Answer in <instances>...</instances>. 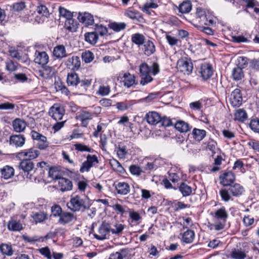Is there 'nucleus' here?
I'll use <instances>...</instances> for the list:
<instances>
[{"label": "nucleus", "mask_w": 259, "mask_h": 259, "mask_svg": "<svg viewBox=\"0 0 259 259\" xmlns=\"http://www.w3.org/2000/svg\"><path fill=\"white\" fill-rule=\"evenodd\" d=\"M91 205L89 198L86 196L72 195L70 201L67 203L68 209L73 212L84 211Z\"/></svg>", "instance_id": "obj_1"}, {"label": "nucleus", "mask_w": 259, "mask_h": 259, "mask_svg": "<svg viewBox=\"0 0 259 259\" xmlns=\"http://www.w3.org/2000/svg\"><path fill=\"white\" fill-rule=\"evenodd\" d=\"M245 190L244 187L238 183H233L229 186L228 188L222 189L220 195L222 200L226 202L233 200V197H238L242 195Z\"/></svg>", "instance_id": "obj_2"}, {"label": "nucleus", "mask_w": 259, "mask_h": 259, "mask_svg": "<svg viewBox=\"0 0 259 259\" xmlns=\"http://www.w3.org/2000/svg\"><path fill=\"white\" fill-rule=\"evenodd\" d=\"M212 216L214 223L210 225V229L215 231L223 229L228 218V213L226 208L222 207L217 209Z\"/></svg>", "instance_id": "obj_3"}, {"label": "nucleus", "mask_w": 259, "mask_h": 259, "mask_svg": "<svg viewBox=\"0 0 259 259\" xmlns=\"http://www.w3.org/2000/svg\"><path fill=\"white\" fill-rule=\"evenodd\" d=\"M25 219L24 214L15 215L11 217L8 222L7 227L9 230L17 232L22 230L24 225V220Z\"/></svg>", "instance_id": "obj_4"}, {"label": "nucleus", "mask_w": 259, "mask_h": 259, "mask_svg": "<svg viewBox=\"0 0 259 259\" xmlns=\"http://www.w3.org/2000/svg\"><path fill=\"white\" fill-rule=\"evenodd\" d=\"M111 232V225L105 221L102 222L99 227L97 233L93 234L94 237L98 240H103L108 238Z\"/></svg>", "instance_id": "obj_5"}, {"label": "nucleus", "mask_w": 259, "mask_h": 259, "mask_svg": "<svg viewBox=\"0 0 259 259\" xmlns=\"http://www.w3.org/2000/svg\"><path fill=\"white\" fill-rule=\"evenodd\" d=\"M177 69L185 74H190L193 70V66L190 60L186 58L179 59L177 63Z\"/></svg>", "instance_id": "obj_6"}, {"label": "nucleus", "mask_w": 259, "mask_h": 259, "mask_svg": "<svg viewBox=\"0 0 259 259\" xmlns=\"http://www.w3.org/2000/svg\"><path fill=\"white\" fill-rule=\"evenodd\" d=\"M34 168V163L29 159H24L21 161L19 165V168L22 169L25 174H26L27 178L32 180L34 178L32 175L30 174Z\"/></svg>", "instance_id": "obj_7"}, {"label": "nucleus", "mask_w": 259, "mask_h": 259, "mask_svg": "<svg viewBox=\"0 0 259 259\" xmlns=\"http://www.w3.org/2000/svg\"><path fill=\"white\" fill-rule=\"evenodd\" d=\"M36 11L39 16L35 17V21L38 23H43L46 18L50 16L48 8L44 5H39L36 7Z\"/></svg>", "instance_id": "obj_8"}, {"label": "nucleus", "mask_w": 259, "mask_h": 259, "mask_svg": "<svg viewBox=\"0 0 259 259\" xmlns=\"http://www.w3.org/2000/svg\"><path fill=\"white\" fill-rule=\"evenodd\" d=\"M220 183L224 187L233 184L235 181V175L231 171H224L220 176Z\"/></svg>", "instance_id": "obj_9"}, {"label": "nucleus", "mask_w": 259, "mask_h": 259, "mask_svg": "<svg viewBox=\"0 0 259 259\" xmlns=\"http://www.w3.org/2000/svg\"><path fill=\"white\" fill-rule=\"evenodd\" d=\"M31 136L33 140L39 142L37 144V147L39 149L44 150L49 147V143L46 137L34 131L31 132Z\"/></svg>", "instance_id": "obj_10"}, {"label": "nucleus", "mask_w": 259, "mask_h": 259, "mask_svg": "<svg viewBox=\"0 0 259 259\" xmlns=\"http://www.w3.org/2000/svg\"><path fill=\"white\" fill-rule=\"evenodd\" d=\"M64 112L63 106L55 104L51 107L49 113L55 120H60L62 119Z\"/></svg>", "instance_id": "obj_11"}, {"label": "nucleus", "mask_w": 259, "mask_h": 259, "mask_svg": "<svg viewBox=\"0 0 259 259\" xmlns=\"http://www.w3.org/2000/svg\"><path fill=\"white\" fill-rule=\"evenodd\" d=\"M230 102L234 107H239L241 105L242 97L240 89H236L232 92L230 97Z\"/></svg>", "instance_id": "obj_12"}, {"label": "nucleus", "mask_w": 259, "mask_h": 259, "mask_svg": "<svg viewBox=\"0 0 259 259\" xmlns=\"http://www.w3.org/2000/svg\"><path fill=\"white\" fill-rule=\"evenodd\" d=\"M39 155V152L33 148L25 149L18 153L20 157H23L24 159H29L31 161L37 158Z\"/></svg>", "instance_id": "obj_13"}, {"label": "nucleus", "mask_w": 259, "mask_h": 259, "mask_svg": "<svg viewBox=\"0 0 259 259\" xmlns=\"http://www.w3.org/2000/svg\"><path fill=\"white\" fill-rule=\"evenodd\" d=\"M49 60V57L46 52L37 51L35 52L34 59L35 63L44 66L48 63Z\"/></svg>", "instance_id": "obj_14"}, {"label": "nucleus", "mask_w": 259, "mask_h": 259, "mask_svg": "<svg viewBox=\"0 0 259 259\" xmlns=\"http://www.w3.org/2000/svg\"><path fill=\"white\" fill-rule=\"evenodd\" d=\"M200 73L202 78L204 80L209 79L213 74L211 65L208 63H204L201 65Z\"/></svg>", "instance_id": "obj_15"}, {"label": "nucleus", "mask_w": 259, "mask_h": 259, "mask_svg": "<svg viewBox=\"0 0 259 259\" xmlns=\"http://www.w3.org/2000/svg\"><path fill=\"white\" fill-rule=\"evenodd\" d=\"M115 190L117 194L125 195L128 194L131 190L129 184L124 182H119L114 184Z\"/></svg>", "instance_id": "obj_16"}, {"label": "nucleus", "mask_w": 259, "mask_h": 259, "mask_svg": "<svg viewBox=\"0 0 259 259\" xmlns=\"http://www.w3.org/2000/svg\"><path fill=\"white\" fill-rule=\"evenodd\" d=\"M58 187L62 192L71 191L73 188V184L69 179L61 178L58 180Z\"/></svg>", "instance_id": "obj_17"}, {"label": "nucleus", "mask_w": 259, "mask_h": 259, "mask_svg": "<svg viewBox=\"0 0 259 259\" xmlns=\"http://www.w3.org/2000/svg\"><path fill=\"white\" fill-rule=\"evenodd\" d=\"M80 60L78 56H72L68 58L66 62L67 67L72 70H78L80 67Z\"/></svg>", "instance_id": "obj_18"}, {"label": "nucleus", "mask_w": 259, "mask_h": 259, "mask_svg": "<svg viewBox=\"0 0 259 259\" xmlns=\"http://www.w3.org/2000/svg\"><path fill=\"white\" fill-rule=\"evenodd\" d=\"M25 142V138L22 135H12L10 138V144L16 147H22Z\"/></svg>", "instance_id": "obj_19"}, {"label": "nucleus", "mask_w": 259, "mask_h": 259, "mask_svg": "<svg viewBox=\"0 0 259 259\" xmlns=\"http://www.w3.org/2000/svg\"><path fill=\"white\" fill-rule=\"evenodd\" d=\"M55 74V69L49 66H42L38 71V75L45 79L52 78Z\"/></svg>", "instance_id": "obj_20"}, {"label": "nucleus", "mask_w": 259, "mask_h": 259, "mask_svg": "<svg viewBox=\"0 0 259 259\" xmlns=\"http://www.w3.org/2000/svg\"><path fill=\"white\" fill-rule=\"evenodd\" d=\"M145 118L148 123L155 125L160 122L161 116L158 112L151 111L146 114Z\"/></svg>", "instance_id": "obj_21"}, {"label": "nucleus", "mask_w": 259, "mask_h": 259, "mask_svg": "<svg viewBox=\"0 0 259 259\" xmlns=\"http://www.w3.org/2000/svg\"><path fill=\"white\" fill-rule=\"evenodd\" d=\"M1 178L5 180H8L12 178L15 173L14 168L9 165H5L0 169Z\"/></svg>", "instance_id": "obj_22"}, {"label": "nucleus", "mask_w": 259, "mask_h": 259, "mask_svg": "<svg viewBox=\"0 0 259 259\" xmlns=\"http://www.w3.org/2000/svg\"><path fill=\"white\" fill-rule=\"evenodd\" d=\"M143 45L142 50L145 55L149 56L155 52L154 43L150 40H146Z\"/></svg>", "instance_id": "obj_23"}, {"label": "nucleus", "mask_w": 259, "mask_h": 259, "mask_svg": "<svg viewBox=\"0 0 259 259\" xmlns=\"http://www.w3.org/2000/svg\"><path fill=\"white\" fill-rule=\"evenodd\" d=\"M76 217L73 214L68 212H63L59 217L58 222L65 225L70 223L73 220H76Z\"/></svg>", "instance_id": "obj_24"}, {"label": "nucleus", "mask_w": 259, "mask_h": 259, "mask_svg": "<svg viewBox=\"0 0 259 259\" xmlns=\"http://www.w3.org/2000/svg\"><path fill=\"white\" fill-rule=\"evenodd\" d=\"M93 118L92 114L87 111H82L77 116V119L81 121L82 126L87 127L88 125V121Z\"/></svg>", "instance_id": "obj_25"}, {"label": "nucleus", "mask_w": 259, "mask_h": 259, "mask_svg": "<svg viewBox=\"0 0 259 259\" xmlns=\"http://www.w3.org/2000/svg\"><path fill=\"white\" fill-rule=\"evenodd\" d=\"M14 130L16 132L20 133L24 131L26 126L25 121L20 118L15 119L12 123Z\"/></svg>", "instance_id": "obj_26"}, {"label": "nucleus", "mask_w": 259, "mask_h": 259, "mask_svg": "<svg viewBox=\"0 0 259 259\" xmlns=\"http://www.w3.org/2000/svg\"><path fill=\"white\" fill-rule=\"evenodd\" d=\"M124 86L130 88L135 83V77L130 73H125L122 77Z\"/></svg>", "instance_id": "obj_27"}, {"label": "nucleus", "mask_w": 259, "mask_h": 259, "mask_svg": "<svg viewBox=\"0 0 259 259\" xmlns=\"http://www.w3.org/2000/svg\"><path fill=\"white\" fill-rule=\"evenodd\" d=\"M127 25L124 22H110L108 27L116 32H118L125 29Z\"/></svg>", "instance_id": "obj_28"}, {"label": "nucleus", "mask_w": 259, "mask_h": 259, "mask_svg": "<svg viewBox=\"0 0 259 259\" xmlns=\"http://www.w3.org/2000/svg\"><path fill=\"white\" fill-rule=\"evenodd\" d=\"M64 28L69 32H75L78 28V23L72 18L66 19Z\"/></svg>", "instance_id": "obj_29"}, {"label": "nucleus", "mask_w": 259, "mask_h": 259, "mask_svg": "<svg viewBox=\"0 0 259 259\" xmlns=\"http://www.w3.org/2000/svg\"><path fill=\"white\" fill-rule=\"evenodd\" d=\"M230 257L233 259H245L246 254L245 251L241 249L234 248L232 249Z\"/></svg>", "instance_id": "obj_30"}, {"label": "nucleus", "mask_w": 259, "mask_h": 259, "mask_svg": "<svg viewBox=\"0 0 259 259\" xmlns=\"http://www.w3.org/2000/svg\"><path fill=\"white\" fill-rule=\"evenodd\" d=\"M175 127L177 130L181 133H186L191 128L190 125L183 120L178 121L175 123Z\"/></svg>", "instance_id": "obj_31"}, {"label": "nucleus", "mask_w": 259, "mask_h": 259, "mask_svg": "<svg viewBox=\"0 0 259 259\" xmlns=\"http://www.w3.org/2000/svg\"><path fill=\"white\" fill-rule=\"evenodd\" d=\"M179 190L183 196L186 197L193 194L192 188L185 183H182L179 187Z\"/></svg>", "instance_id": "obj_32"}, {"label": "nucleus", "mask_w": 259, "mask_h": 259, "mask_svg": "<svg viewBox=\"0 0 259 259\" xmlns=\"http://www.w3.org/2000/svg\"><path fill=\"white\" fill-rule=\"evenodd\" d=\"M78 18L80 22L84 23L85 25H91L94 22L93 16L87 13H85L83 15H79Z\"/></svg>", "instance_id": "obj_33"}, {"label": "nucleus", "mask_w": 259, "mask_h": 259, "mask_svg": "<svg viewBox=\"0 0 259 259\" xmlns=\"http://www.w3.org/2000/svg\"><path fill=\"white\" fill-rule=\"evenodd\" d=\"M54 56L57 58H62L66 56V49L63 45L55 47L53 51Z\"/></svg>", "instance_id": "obj_34"}, {"label": "nucleus", "mask_w": 259, "mask_h": 259, "mask_svg": "<svg viewBox=\"0 0 259 259\" xmlns=\"http://www.w3.org/2000/svg\"><path fill=\"white\" fill-rule=\"evenodd\" d=\"M85 40L92 45H95L98 40V36L95 32H87L84 34Z\"/></svg>", "instance_id": "obj_35"}, {"label": "nucleus", "mask_w": 259, "mask_h": 259, "mask_svg": "<svg viewBox=\"0 0 259 259\" xmlns=\"http://www.w3.org/2000/svg\"><path fill=\"white\" fill-rule=\"evenodd\" d=\"M206 132L204 130L194 128L192 131L193 138L197 141H201L206 136Z\"/></svg>", "instance_id": "obj_36"}, {"label": "nucleus", "mask_w": 259, "mask_h": 259, "mask_svg": "<svg viewBox=\"0 0 259 259\" xmlns=\"http://www.w3.org/2000/svg\"><path fill=\"white\" fill-rule=\"evenodd\" d=\"M132 41L140 47L142 45L146 40L145 36L140 33H135L132 36Z\"/></svg>", "instance_id": "obj_37"}, {"label": "nucleus", "mask_w": 259, "mask_h": 259, "mask_svg": "<svg viewBox=\"0 0 259 259\" xmlns=\"http://www.w3.org/2000/svg\"><path fill=\"white\" fill-rule=\"evenodd\" d=\"M232 76L234 80H240L244 77V73L242 68L237 66L232 70Z\"/></svg>", "instance_id": "obj_38"}, {"label": "nucleus", "mask_w": 259, "mask_h": 259, "mask_svg": "<svg viewBox=\"0 0 259 259\" xmlns=\"http://www.w3.org/2000/svg\"><path fill=\"white\" fill-rule=\"evenodd\" d=\"M194 232L190 230H188L185 232L183 235L182 239L184 242L186 243H191L194 239Z\"/></svg>", "instance_id": "obj_39"}, {"label": "nucleus", "mask_w": 259, "mask_h": 259, "mask_svg": "<svg viewBox=\"0 0 259 259\" xmlns=\"http://www.w3.org/2000/svg\"><path fill=\"white\" fill-rule=\"evenodd\" d=\"M67 82L68 85L75 86L78 84L79 78L76 73L68 74L67 78Z\"/></svg>", "instance_id": "obj_40"}, {"label": "nucleus", "mask_w": 259, "mask_h": 259, "mask_svg": "<svg viewBox=\"0 0 259 259\" xmlns=\"http://www.w3.org/2000/svg\"><path fill=\"white\" fill-rule=\"evenodd\" d=\"M192 9L191 3L189 1L184 2L179 6V11L182 13H188Z\"/></svg>", "instance_id": "obj_41"}, {"label": "nucleus", "mask_w": 259, "mask_h": 259, "mask_svg": "<svg viewBox=\"0 0 259 259\" xmlns=\"http://www.w3.org/2000/svg\"><path fill=\"white\" fill-rule=\"evenodd\" d=\"M247 118L245 111L243 109L237 110L235 113V119L240 121H244Z\"/></svg>", "instance_id": "obj_42"}, {"label": "nucleus", "mask_w": 259, "mask_h": 259, "mask_svg": "<svg viewBox=\"0 0 259 259\" xmlns=\"http://www.w3.org/2000/svg\"><path fill=\"white\" fill-rule=\"evenodd\" d=\"M0 250L3 254L11 256L13 253L12 246L7 244H3L0 245Z\"/></svg>", "instance_id": "obj_43"}, {"label": "nucleus", "mask_w": 259, "mask_h": 259, "mask_svg": "<svg viewBox=\"0 0 259 259\" xmlns=\"http://www.w3.org/2000/svg\"><path fill=\"white\" fill-rule=\"evenodd\" d=\"M158 6V5L154 3H146L143 5L141 10L148 15H151L152 11L150 9H156Z\"/></svg>", "instance_id": "obj_44"}, {"label": "nucleus", "mask_w": 259, "mask_h": 259, "mask_svg": "<svg viewBox=\"0 0 259 259\" xmlns=\"http://www.w3.org/2000/svg\"><path fill=\"white\" fill-rule=\"evenodd\" d=\"M124 229V226L123 225L116 222L113 225V228L111 227V232L113 234L119 235Z\"/></svg>", "instance_id": "obj_45"}, {"label": "nucleus", "mask_w": 259, "mask_h": 259, "mask_svg": "<svg viewBox=\"0 0 259 259\" xmlns=\"http://www.w3.org/2000/svg\"><path fill=\"white\" fill-rule=\"evenodd\" d=\"M82 60L86 63L91 62L94 59V55L92 52L90 51H85L81 55Z\"/></svg>", "instance_id": "obj_46"}, {"label": "nucleus", "mask_w": 259, "mask_h": 259, "mask_svg": "<svg viewBox=\"0 0 259 259\" xmlns=\"http://www.w3.org/2000/svg\"><path fill=\"white\" fill-rule=\"evenodd\" d=\"M32 218L36 223H41L47 219V214L43 212H39L33 214Z\"/></svg>", "instance_id": "obj_47"}, {"label": "nucleus", "mask_w": 259, "mask_h": 259, "mask_svg": "<svg viewBox=\"0 0 259 259\" xmlns=\"http://www.w3.org/2000/svg\"><path fill=\"white\" fill-rule=\"evenodd\" d=\"M110 92V88L108 85L105 86L104 85H100L97 91V94L102 96H107Z\"/></svg>", "instance_id": "obj_48"}, {"label": "nucleus", "mask_w": 259, "mask_h": 259, "mask_svg": "<svg viewBox=\"0 0 259 259\" xmlns=\"http://www.w3.org/2000/svg\"><path fill=\"white\" fill-rule=\"evenodd\" d=\"M193 25L198 28L201 31L204 32L205 33L208 35H213V30L208 27H205L204 26L198 25V24L193 23Z\"/></svg>", "instance_id": "obj_49"}, {"label": "nucleus", "mask_w": 259, "mask_h": 259, "mask_svg": "<svg viewBox=\"0 0 259 259\" xmlns=\"http://www.w3.org/2000/svg\"><path fill=\"white\" fill-rule=\"evenodd\" d=\"M116 152L118 157L120 159L125 158V156L127 154V151L126 150V147L125 146H121L120 145H118V147L117 148Z\"/></svg>", "instance_id": "obj_50"}, {"label": "nucleus", "mask_w": 259, "mask_h": 259, "mask_svg": "<svg viewBox=\"0 0 259 259\" xmlns=\"http://www.w3.org/2000/svg\"><path fill=\"white\" fill-rule=\"evenodd\" d=\"M6 68L9 71H15L18 68V64L12 60H9L6 63Z\"/></svg>", "instance_id": "obj_51"}, {"label": "nucleus", "mask_w": 259, "mask_h": 259, "mask_svg": "<svg viewBox=\"0 0 259 259\" xmlns=\"http://www.w3.org/2000/svg\"><path fill=\"white\" fill-rule=\"evenodd\" d=\"M49 176L53 180H58L61 178L60 172L55 168L51 167L49 171Z\"/></svg>", "instance_id": "obj_52"}, {"label": "nucleus", "mask_w": 259, "mask_h": 259, "mask_svg": "<svg viewBox=\"0 0 259 259\" xmlns=\"http://www.w3.org/2000/svg\"><path fill=\"white\" fill-rule=\"evenodd\" d=\"M129 169L132 175L136 176H139L143 172L140 166L136 165H131Z\"/></svg>", "instance_id": "obj_53"}, {"label": "nucleus", "mask_w": 259, "mask_h": 259, "mask_svg": "<svg viewBox=\"0 0 259 259\" xmlns=\"http://www.w3.org/2000/svg\"><path fill=\"white\" fill-rule=\"evenodd\" d=\"M249 126L255 133H259V119L254 118L250 121Z\"/></svg>", "instance_id": "obj_54"}, {"label": "nucleus", "mask_w": 259, "mask_h": 259, "mask_svg": "<svg viewBox=\"0 0 259 259\" xmlns=\"http://www.w3.org/2000/svg\"><path fill=\"white\" fill-rule=\"evenodd\" d=\"M59 10L60 16L65 18L66 19L72 18V13L64 8L60 7Z\"/></svg>", "instance_id": "obj_55"}, {"label": "nucleus", "mask_w": 259, "mask_h": 259, "mask_svg": "<svg viewBox=\"0 0 259 259\" xmlns=\"http://www.w3.org/2000/svg\"><path fill=\"white\" fill-rule=\"evenodd\" d=\"M95 32L97 33L98 35L103 36L108 32V29L102 25H96Z\"/></svg>", "instance_id": "obj_56"}, {"label": "nucleus", "mask_w": 259, "mask_h": 259, "mask_svg": "<svg viewBox=\"0 0 259 259\" xmlns=\"http://www.w3.org/2000/svg\"><path fill=\"white\" fill-rule=\"evenodd\" d=\"M39 252L48 259H51L52 255L50 248L48 247H45L38 249Z\"/></svg>", "instance_id": "obj_57"}, {"label": "nucleus", "mask_w": 259, "mask_h": 259, "mask_svg": "<svg viewBox=\"0 0 259 259\" xmlns=\"http://www.w3.org/2000/svg\"><path fill=\"white\" fill-rule=\"evenodd\" d=\"M74 147L75 150L81 152L87 151L91 152L93 151L92 149L87 146L82 145L81 144H76L74 145Z\"/></svg>", "instance_id": "obj_58"}, {"label": "nucleus", "mask_w": 259, "mask_h": 259, "mask_svg": "<svg viewBox=\"0 0 259 259\" xmlns=\"http://www.w3.org/2000/svg\"><path fill=\"white\" fill-rule=\"evenodd\" d=\"M124 15L132 19H136L139 15V13L136 11L127 10L125 12Z\"/></svg>", "instance_id": "obj_59"}, {"label": "nucleus", "mask_w": 259, "mask_h": 259, "mask_svg": "<svg viewBox=\"0 0 259 259\" xmlns=\"http://www.w3.org/2000/svg\"><path fill=\"white\" fill-rule=\"evenodd\" d=\"M52 215L54 217H59L62 214L61 207L58 205H55L52 207L51 208Z\"/></svg>", "instance_id": "obj_60"}, {"label": "nucleus", "mask_w": 259, "mask_h": 259, "mask_svg": "<svg viewBox=\"0 0 259 259\" xmlns=\"http://www.w3.org/2000/svg\"><path fill=\"white\" fill-rule=\"evenodd\" d=\"M150 68L146 63H142L140 66V72L141 75L150 74Z\"/></svg>", "instance_id": "obj_61"}, {"label": "nucleus", "mask_w": 259, "mask_h": 259, "mask_svg": "<svg viewBox=\"0 0 259 259\" xmlns=\"http://www.w3.org/2000/svg\"><path fill=\"white\" fill-rule=\"evenodd\" d=\"M93 167L94 164L95 163H98L99 160L98 159L97 157L94 155H88L87 157V160H86Z\"/></svg>", "instance_id": "obj_62"}, {"label": "nucleus", "mask_w": 259, "mask_h": 259, "mask_svg": "<svg viewBox=\"0 0 259 259\" xmlns=\"http://www.w3.org/2000/svg\"><path fill=\"white\" fill-rule=\"evenodd\" d=\"M142 77L140 81V83L143 85H145V84L151 82L153 80V78L150 75V74L146 75H142Z\"/></svg>", "instance_id": "obj_63"}, {"label": "nucleus", "mask_w": 259, "mask_h": 259, "mask_svg": "<svg viewBox=\"0 0 259 259\" xmlns=\"http://www.w3.org/2000/svg\"><path fill=\"white\" fill-rule=\"evenodd\" d=\"M131 104L127 103L126 102H118L116 103V108L121 111H124L127 110L130 106Z\"/></svg>", "instance_id": "obj_64"}]
</instances>
